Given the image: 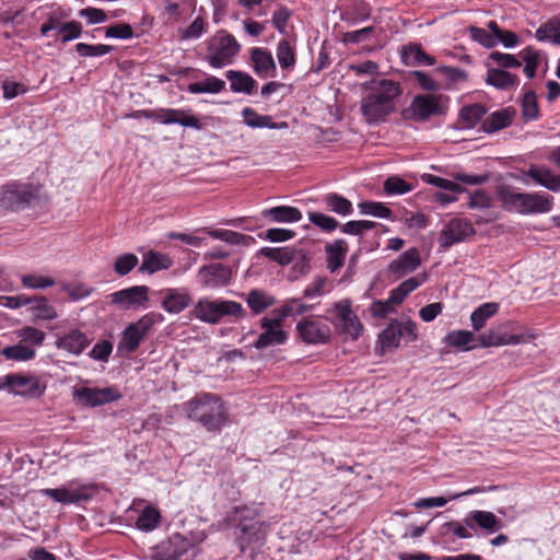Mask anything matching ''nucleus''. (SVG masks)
<instances>
[{
	"mask_svg": "<svg viewBox=\"0 0 560 560\" xmlns=\"http://www.w3.org/2000/svg\"><path fill=\"white\" fill-rule=\"evenodd\" d=\"M160 522V511L155 506L148 505L139 514L136 525L142 532H151L159 527Z\"/></svg>",
	"mask_w": 560,
	"mask_h": 560,
	"instance_id": "nucleus-41",
	"label": "nucleus"
},
{
	"mask_svg": "<svg viewBox=\"0 0 560 560\" xmlns=\"http://www.w3.org/2000/svg\"><path fill=\"white\" fill-rule=\"evenodd\" d=\"M380 340L382 348L390 350L397 348L401 340V331L399 330V320L393 319L388 326L381 332Z\"/></svg>",
	"mask_w": 560,
	"mask_h": 560,
	"instance_id": "nucleus-45",
	"label": "nucleus"
},
{
	"mask_svg": "<svg viewBox=\"0 0 560 560\" xmlns=\"http://www.w3.org/2000/svg\"><path fill=\"white\" fill-rule=\"evenodd\" d=\"M207 50L206 61L212 68L221 69L233 63L241 45L228 31L220 30L207 40Z\"/></svg>",
	"mask_w": 560,
	"mask_h": 560,
	"instance_id": "nucleus-6",
	"label": "nucleus"
},
{
	"mask_svg": "<svg viewBox=\"0 0 560 560\" xmlns=\"http://www.w3.org/2000/svg\"><path fill=\"white\" fill-rule=\"evenodd\" d=\"M558 30H560V20H549L542 23L535 33L539 42H551L553 44Z\"/></svg>",
	"mask_w": 560,
	"mask_h": 560,
	"instance_id": "nucleus-58",
	"label": "nucleus"
},
{
	"mask_svg": "<svg viewBox=\"0 0 560 560\" xmlns=\"http://www.w3.org/2000/svg\"><path fill=\"white\" fill-rule=\"evenodd\" d=\"M40 190L39 184L10 182L1 187L0 206L12 211L24 210L39 201Z\"/></svg>",
	"mask_w": 560,
	"mask_h": 560,
	"instance_id": "nucleus-5",
	"label": "nucleus"
},
{
	"mask_svg": "<svg viewBox=\"0 0 560 560\" xmlns=\"http://www.w3.org/2000/svg\"><path fill=\"white\" fill-rule=\"evenodd\" d=\"M196 555V545L180 534H173L152 548L149 560H194Z\"/></svg>",
	"mask_w": 560,
	"mask_h": 560,
	"instance_id": "nucleus-10",
	"label": "nucleus"
},
{
	"mask_svg": "<svg viewBox=\"0 0 560 560\" xmlns=\"http://www.w3.org/2000/svg\"><path fill=\"white\" fill-rule=\"evenodd\" d=\"M36 318L51 320L58 317L56 308L49 304L43 295L34 296V304L31 306Z\"/></svg>",
	"mask_w": 560,
	"mask_h": 560,
	"instance_id": "nucleus-47",
	"label": "nucleus"
},
{
	"mask_svg": "<svg viewBox=\"0 0 560 560\" xmlns=\"http://www.w3.org/2000/svg\"><path fill=\"white\" fill-rule=\"evenodd\" d=\"M244 122L250 128L281 129L288 126L287 122H273L271 116L260 115L252 107L242 109Z\"/></svg>",
	"mask_w": 560,
	"mask_h": 560,
	"instance_id": "nucleus-32",
	"label": "nucleus"
},
{
	"mask_svg": "<svg viewBox=\"0 0 560 560\" xmlns=\"http://www.w3.org/2000/svg\"><path fill=\"white\" fill-rule=\"evenodd\" d=\"M208 28V23L205 18L197 16L185 30L179 32L180 39H198Z\"/></svg>",
	"mask_w": 560,
	"mask_h": 560,
	"instance_id": "nucleus-53",
	"label": "nucleus"
},
{
	"mask_svg": "<svg viewBox=\"0 0 560 560\" xmlns=\"http://www.w3.org/2000/svg\"><path fill=\"white\" fill-rule=\"evenodd\" d=\"M203 231L214 240H221L232 245H248L249 241L254 238L248 235L241 234L231 230L210 229L206 228Z\"/></svg>",
	"mask_w": 560,
	"mask_h": 560,
	"instance_id": "nucleus-38",
	"label": "nucleus"
},
{
	"mask_svg": "<svg viewBox=\"0 0 560 560\" xmlns=\"http://www.w3.org/2000/svg\"><path fill=\"white\" fill-rule=\"evenodd\" d=\"M330 316L326 317L335 327L338 335L345 339L358 340L363 332V325L352 310L350 300H341L334 304L328 311Z\"/></svg>",
	"mask_w": 560,
	"mask_h": 560,
	"instance_id": "nucleus-8",
	"label": "nucleus"
},
{
	"mask_svg": "<svg viewBox=\"0 0 560 560\" xmlns=\"http://www.w3.org/2000/svg\"><path fill=\"white\" fill-rule=\"evenodd\" d=\"M246 302L255 314H260L275 304V299L262 290L254 289L247 294Z\"/></svg>",
	"mask_w": 560,
	"mask_h": 560,
	"instance_id": "nucleus-42",
	"label": "nucleus"
},
{
	"mask_svg": "<svg viewBox=\"0 0 560 560\" xmlns=\"http://www.w3.org/2000/svg\"><path fill=\"white\" fill-rule=\"evenodd\" d=\"M499 199L505 210L521 214L548 213L553 207V197L545 192H515L501 189Z\"/></svg>",
	"mask_w": 560,
	"mask_h": 560,
	"instance_id": "nucleus-4",
	"label": "nucleus"
},
{
	"mask_svg": "<svg viewBox=\"0 0 560 560\" xmlns=\"http://www.w3.org/2000/svg\"><path fill=\"white\" fill-rule=\"evenodd\" d=\"M520 179L526 185L534 183L548 190L560 191V175L542 164H530L527 170H522Z\"/></svg>",
	"mask_w": 560,
	"mask_h": 560,
	"instance_id": "nucleus-19",
	"label": "nucleus"
},
{
	"mask_svg": "<svg viewBox=\"0 0 560 560\" xmlns=\"http://www.w3.org/2000/svg\"><path fill=\"white\" fill-rule=\"evenodd\" d=\"M348 250V243L343 238H338L325 246V252L327 255V268L331 272L343 266Z\"/></svg>",
	"mask_w": 560,
	"mask_h": 560,
	"instance_id": "nucleus-28",
	"label": "nucleus"
},
{
	"mask_svg": "<svg viewBox=\"0 0 560 560\" xmlns=\"http://www.w3.org/2000/svg\"><path fill=\"white\" fill-rule=\"evenodd\" d=\"M283 318L281 316L260 319V327L264 332L259 335L253 347L260 350L270 346L283 345L288 340V332L282 329Z\"/></svg>",
	"mask_w": 560,
	"mask_h": 560,
	"instance_id": "nucleus-18",
	"label": "nucleus"
},
{
	"mask_svg": "<svg viewBox=\"0 0 560 560\" xmlns=\"http://www.w3.org/2000/svg\"><path fill=\"white\" fill-rule=\"evenodd\" d=\"M475 340V336L469 330H452L444 337V342L453 348H456L462 351H468L477 346H468L471 341Z\"/></svg>",
	"mask_w": 560,
	"mask_h": 560,
	"instance_id": "nucleus-39",
	"label": "nucleus"
},
{
	"mask_svg": "<svg viewBox=\"0 0 560 560\" xmlns=\"http://www.w3.org/2000/svg\"><path fill=\"white\" fill-rule=\"evenodd\" d=\"M421 265L419 249L411 247L392 260L387 267L388 273L396 280L416 271Z\"/></svg>",
	"mask_w": 560,
	"mask_h": 560,
	"instance_id": "nucleus-20",
	"label": "nucleus"
},
{
	"mask_svg": "<svg viewBox=\"0 0 560 560\" xmlns=\"http://www.w3.org/2000/svg\"><path fill=\"white\" fill-rule=\"evenodd\" d=\"M377 226V223L369 220H352L340 225V230L345 234L360 236L363 232Z\"/></svg>",
	"mask_w": 560,
	"mask_h": 560,
	"instance_id": "nucleus-54",
	"label": "nucleus"
},
{
	"mask_svg": "<svg viewBox=\"0 0 560 560\" xmlns=\"http://www.w3.org/2000/svg\"><path fill=\"white\" fill-rule=\"evenodd\" d=\"M90 345L88 336L79 329H72L56 340V347L69 353L79 355Z\"/></svg>",
	"mask_w": 560,
	"mask_h": 560,
	"instance_id": "nucleus-23",
	"label": "nucleus"
},
{
	"mask_svg": "<svg viewBox=\"0 0 560 560\" xmlns=\"http://www.w3.org/2000/svg\"><path fill=\"white\" fill-rule=\"evenodd\" d=\"M195 318L211 325L218 324V300L202 298L192 308Z\"/></svg>",
	"mask_w": 560,
	"mask_h": 560,
	"instance_id": "nucleus-33",
	"label": "nucleus"
},
{
	"mask_svg": "<svg viewBox=\"0 0 560 560\" xmlns=\"http://www.w3.org/2000/svg\"><path fill=\"white\" fill-rule=\"evenodd\" d=\"M261 215L265 219L279 223L299 222L302 219V212L298 208L291 206H277L265 209L262 210Z\"/></svg>",
	"mask_w": 560,
	"mask_h": 560,
	"instance_id": "nucleus-30",
	"label": "nucleus"
},
{
	"mask_svg": "<svg viewBox=\"0 0 560 560\" xmlns=\"http://www.w3.org/2000/svg\"><path fill=\"white\" fill-rule=\"evenodd\" d=\"M277 58L282 70L291 71L296 63L295 48L288 39H281L277 45Z\"/></svg>",
	"mask_w": 560,
	"mask_h": 560,
	"instance_id": "nucleus-43",
	"label": "nucleus"
},
{
	"mask_svg": "<svg viewBox=\"0 0 560 560\" xmlns=\"http://www.w3.org/2000/svg\"><path fill=\"white\" fill-rule=\"evenodd\" d=\"M186 90L191 94H218L225 90V82L214 75H208L203 81L189 83Z\"/></svg>",
	"mask_w": 560,
	"mask_h": 560,
	"instance_id": "nucleus-37",
	"label": "nucleus"
},
{
	"mask_svg": "<svg viewBox=\"0 0 560 560\" xmlns=\"http://www.w3.org/2000/svg\"><path fill=\"white\" fill-rule=\"evenodd\" d=\"M0 388L9 393L28 397H39L44 394L45 386L35 375L12 373L0 378Z\"/></svg>",
	"mask_w": 560,
	"mask_h": 560,
	"instance_id": "nucleus-14",
	"label": "nucleus"
},
{
	"mask_svg": "<svg viewBox=\"0 0 560 560\" xmlns=\"http://www.w3.org/2000/svg\"><path fill=\"white\" fill-rule=\"evenodd\" d=\"M260 254L281 266L291 264L295 256V252L290 247H262Z\"/></svg>",
	"mask_w": 560,
	"mask_h": 560,
	"instance_id": "nucleus-46",
	"label": "nucleus"
},
{
	"mask_svg": "<svg viewBox=\"0 0 560 560\" xmlns=\"http://www.w3.org/2000/svg\"><path fill=\"white\" fill-rule=\"evenodd\" d=\"M191 303V296L188 292L177 289H167L164 292L162 307L171 314L183 312Z\"/></svg>",
	"mask_w": 560,
	"mask_h": 560,
	"instance_id": "nucleus-27",
	"label": "nucleus"
},
{
	"mask_svg": "<svg viewBox=\"0 0 560 560\" xmlns=\"http://www.w3.org/2000/svg\"><path fill=\"white\" fill-rule=\"evenodd\" d=\"M172 265L173 260L167 254L149 250L143 255L139 272L152 275L161 270H167Z\"/></svg>",
	"mask_w": 560,
	"mask_h": 560,
	"instance_id": "nucleus-26",
	"label": "nucleus"
},
{
	"mask_svg": "<svg viewBox=\"0 0 560 560\" xmlns=\"http://www.w3.org/2000/svg\"><path fill=\"white\" fill-rule=\"evenodd\" d=\"M225 77L230 81L231 91L234 93L252 94L257 88V81L247 72L228 70Z\"/></svg>",
	"mask_w": 560,
	"mask_h": 560,
	"instance_id": "nucleus-29",
	"label": "nucleus"
},
{
	"mask_svg": "<svg viewBox=\"0 0 560 560\" xmlns=\"http://www.w3.org/2000/svg\"><path fill=\"white\" fill-rule=\"evenodd\" d=\"M164 319L160 313L150 312L137 322L129 324L121 334L118 351L131 354L138 350L153 326Z\"/></svg>",
	"mask_w": 560,
	"mask_h": 560,
	"instance_id": "nucleus-9",
	"label": "nucleus"
},
{
	"mask_svg": "<svg viewBox=\"0 0 560 560\" xmlns=\"http://www.w3.org/2000/svg\"><path fill=\"white\" fill-rule=\"evenodd\" d=\"M187 417L209 432H220L229 416L220 396L211 393L197 395L184 405Z\"/></svg>",
	"mask_w": 560,
	"mask_h": 560,
	"instance_id": "nucleus-3",
	"label": "nucleus"
},
{
	"mask_svg": "<svg viewBox=\"0 0 560 560\" xmlns=\"http://www.w3.org/2000/svg\"><path fill=\"white\" fill-rule=\"evenodd\" d=\"M259 510L254 506H234L225 516L224 522L229 527L235 529V542L242 553L250 548L256 550L266 542L269 532V524L264 521H256Z\"/></svg>",
	"mask_w": 560,
	"mask_h": 560,
	"instance_id": "nucleus-1",
	"label": "nucleus"
},
{
	"mask_svg": "<svg viewBox=\"0 0 560 560\" xmlns=\"http://www.w3.org/2000/svg\"><path fill=\"white\" fill-rule=\"evenodd\" d=\"M499 308L500 304L495 302H487L479 305L470 315V322L474 330H481L487 320L499 312Z\"/></svg>",
	"mask_w": 560,
	"mask_h": 560,
	"instance_id": "nucleus-36",
	"label": "nucleus"
},
{
	"mask_svg": "<svg viewBox=\"0 0 560 560\" xmlns=\"http://www.w3.org/2000/svg\"><path fill=\"white\" fill-rule=\"evenodd\" d=\"M1 353L8 360L13 361H28L35 358V350L23 345L18 343L14 346H10L4 348Z\"/></svg>",
	"mask_w": 560,
	"mask_h": 560,
	"instance_id": "nucleus-50",
	"label": "nucleus"
},
{
	"mask_svg": "<svg viewBox=\"0 0 560 560\" xmlns=\"http://www.w3.org/2000/svg\"><path fill=\"white\" fill-rule=\"evenodd\" d=\"M73 397L81 406L94 408L120 399L121 393L114 386L104 388L80 387L74 390Z\"/></svg>",
	"mask_w": 560,
	"mask_h": 560,
	"instance_id": "nucleus-15",
	"label": "nucleus"
},
{
	"mask_svg": "<svg viewBox=\"0 0 560 560\" xmlns=\"http://www.w3.org/2000/svg\"><path fill=\"white\" fill-rule=\"evenodd\" d=\"M401 58L407 66L435 65V58L428 55L418 44H410L404 47Z\"/></svg>",
	"mask_w": 560,
	"mask_h": 560,
	"instance_id": "nucleus-34",
	"label": "nucleus"
},
{
	"mask_svg": "<svg viewBox=\"0 0 560 560\" xmlns=\"http://www.w3.org/2000/svg\"><path fill=\"white\" fill-rule=\"evenodd\" d=\"M412 186L398 176L388 177L384 182V190L387 195H404L411 190Z\"/></svg>",
	"mask_w": 560,
	"mask_h": 560,
	"instance_id": "nucleus-63",
	"label": "nucleus"
},
{
	"mask_svg": "<svg viewBox=\"0 0 560 560\" xmlns=\"http://www.w3.org/2000/svg\"><path fill=\"white\" fill-rule=\"evenodd\" d=\"M467 527L474 528V525L492 534L503 527L502 521L489 511H472L464 518Z\"/></svg>",
	"mask_w": 560,
	"mask_h": 560,
	"instance_id": "nucleus-24",
	"label": "nucleus"
},
{
	"mask_svg": "<svg viewBox=\"0 0 560 560\" xmlns=\"http://www.w3.org/2000/svg\"><path fill=\"white\" fill-rule=\"evenodd\" d=\"M149 287L147 285H133L127 289H122L114 292L110 298L112 302L126 310L143 305L148 302Z\"/></svg>",
	"mask_w": 560,
	"mask_h": 560,
	"instance_id": "nucleus-21",
	"label": "nucleus"
},
{
	"mask_svg": "<svg viewBox=\"0 0 560 560\" xmlns=\"http://www.w3.org/2000/svg\"><path fill=\"white\" fill-rule=\"evenodd\" d=\"M522 117L525 121L537 120L540 117L537 97L534 91H528L522 98Z\"/></svg>",
	"mask_w": 560,
	"mask_h": 560,
	"instance_id": "nucleus-48",
	"label": "nucleus"
},
{
	"mask_svg": "<svg viewBox=\"0 0 560 560\" xmlns=\"http://www.w3.org/2000/svg\"><path fill=\"white\" fill-rule=\"evenodd\" d=\"M75 51L82 57H101L109 54L114 47L105 44L90 45L85 43H78Z\"/></svg>",
	"mask_w": 560,
	"mask_h": 560,
	"instance_id": "nucleus-55",
	"label": "nucleus"
},
{
	"mask_svg": "<svg viewBox=\"0 0 560 560\" xmlns=\"http://www.w3.org/2000/svg\"><path fill=\"white\" fill-rule=\"evenodd\" d=\"M307 214L310 222L322 231L332 232L339 226V222L335 218L322 212L310 211Z\"/></svg>",
	"mask_w": 560,
	"mask_h": 560,
	"instance_id": "nucleus-56",
	"label": "nucleus"
},
{
	"mask_svg": "<svg viewBox=\"0 0 560 560\" xmlns=\"http://www.w3.org/2000/svg\"><path fill=\"white\" fill-rule=\"evenodd\" d=\"M445 113L443 96L439 94L416 95L410 106L404 110V117L415 121H425L433 116Z\"/></svg>",
	"mask_w": 560,
	"mask_h": 560,
	"instance_id": "nucleus-12",
	"label": "nucleus"
},
{
	"mask_svg": "<svg viewBox=\"0 0 560 560\" xmlns=\"http://www.w3.org/2000/svg\"><path fill=\"white\" fill-rule=\"evenodd\" d=\"M138 262L139 259L135 254H124L116 258L114 270L119 276H126L138 265Z\"/></svg>",
	"mask_w": 560,
	"mask_h": 560,
	"instance_id": "nucleus-60",
	"label": "nucleus"
},
{
	"mask_svg": "<svg viewBox=\"0 0 560 560\" xmlns=\"http://www.w3.org/2000/svg\"><path fill=\"white\" fill-rule=\"evenodd\" d=\"M518 56L524 60V73L528 79H533L539 65V52L535 48L527 46L520 51Z\"/></svg>",
	"mask_w": 560,
	"mask_h": 560,
	"instance_id": "nucleus-52",
	"label": "nucleus"
},
{
	"mask_svg": "<svg viewBox=\"0 0 560 560\" xmlns=\"http://www.w3.org/2000/svg\"><path fill=\"white\" fill-rule=\"evenodd\" d=\"M232 268L221 262L205 265L197 272V281L205 289H220L230 284Z\"/></svg>",
	"mask_w": 560,
	"mask_h": 560,
	"instance_id": "nucleus-16",
	"label": "nucleus"
},
{
	"mask_svg": "<svg viewBox=\"0 0 560 560\" xmlns=\"http://www.w3.org/2000/svg\"><path fill=\"white\" fill-rule=\"evenodd\" d=\"M486 113V107L476 103L464 106L459 112V118L465 128L471 129L482 119Z\"/></svg>",
	"mask_w": 560,
	"mask_h": 560,
	"instance_id": "nucleus-44",
	"label": "nucleus"
},
{
	"mask_svg": "<svg viewBox=\"0 0 560 560\" xmlns=\"http://www.w3.org/2000/svg\"><path fill=\"white\" fill-rule=\"evenodd\" d=\"M23 287L28 289H46L52 287L56 282L50 277H45L36 273L24 275L21 278Z\"/></svg>",
	"mask_w": 560,
	"mask_h": 560,
	"instance_id": "nucleus-62",
	"label": "nucleus"
},
{
	"mask_svg": "<svg viewBox=\"0 0 560 560\" xmlns=\"http://www.w3.org/2000/svg\"><path fill=\"white\" fill-rule=\"evenodd\" d=\"M369 92L362 97L361 113L370 125L384 122L395 112V98L401 94L399 83L383 79L363 84Z\"/></svg>",
	"mask_w": 560,
	"mask_h": 560,
	"instance_id": "nucleus-2",
	"label": "nucleus"
},
{
	"mask_svg": "<svg viewBox=\"0 0 560 560\" xmlns=\"http://www.w3.org/2000/svg\"><path fill=\"white\" fill-rule=\"evenodd\" d=\"M250 65L256 75L261 79L276 77V62L271 52L266 48L254 47L250 49Z\"/></svg>",
	"mask_w": 560,
	"mask_h": 560,
	"instance_id": "nucleus-22",
	"label": "nucleus"
},
{
	"mask_svg": "<svg viewBox=\"0 0 560 560\" xmlns=\"http://www.w3.org/2000/svg\"><path fill=\"white\" fill-rule=\"evenodd\" d=\"M95 483H79L75 480L67 486L54 489H43L42 493L61 504H78L88 502L97 493Z\"/></svg>",
	"mask_w": 560,
	"mask_h": 560,
	"instance_id": "nucleus-11",
	"label": "nucleus"
},
{
	"mask_svg": "<svg viewBox=\"0 0 560 560\" xmlns=\"http://www.w3.org/2000/svg\"><path fill=\"white\" fill-rule=\"evenodd\" d=\"M132 118L152 119L163 125L177 124L182 127L196 130L203 129L205 125L201 119L192 113L190 108H156L140 109L130 114Z\"/></svg>",
	"mask_w": 560,
	"mask_h": 560,
	"instance_id": "nucleus-7",
	"label": "nucleus"
},
{
	"mask_svg": "<svg viewBox=\"0 0 560 560\" xmlns=\"http://www.w3.org/2000/svg\"><path fill=\"white\" fill-rule=\"evenodd\" d=\"M488 28L494 34L497 44L501 43L504 47L512 48L520 43V37L516 33L502 30L495 21H490L488 23Z\"/></svg>",
	"mask_w": 560,
	"mask_h": 560,
	"instance_id": "nucleus-49",
	"label": "nucleus"
},
{
	"mask_svg": "<svg viewBox=\"0 0 560 560\" xmlns=\"http://www.w3.org/2000/svg\"><path fill=\"white\" fill-rule=\"evenodd\" d=\"M486 81L488 84L501 90H510L517 86L520 83V79L516 74L495 68L488 69Z\"/></svg>",
	"mask_w": 560,
	"mask_h": 560,
	"instance_id": "nucleus-35",
	"label": "nucleus"
},
{
	"mask_svg": "<svg viewBox=\"0 0 560 560\" xmlns=\"http://www.w3.org/2000/svg\"><path fill=\"white\" fill-rule=\"evenodd\" d=\"M360 213L376 218L389 219L393 211L385 203L378 201H362L358 205Z\"/></svg>",
	"mask_w": 560,
	"mask_h": 560,
	"instance_id": "nucleus-51",
	"label": "nucleus"
},
{
	"mask_svg": "<svg viewBox=\"0 0 560 560\" xmlns=\"http://www.w3.org/2000/svg\"><path fill=\"white\" fill-rule=\"evenodd\" d=\"M469 33L471 38L482 45L486 48H492L497 46V38L494 34L490 31L488 32L485 28H480L477 26H470Z\"/></svg>",
	"mask_w": 560,
	"mask_h": 560,
	"instance_id": "nucleus-64",
	"label": "nucleus"
},
{
	"mask_svg": "<svg viewBox=\"0 0 560 560\" xmlns=\"http://www.w3.org/2000/svg\"><path fill=\"white\" fill-rule=\"evenodd\" d=\"M516 114L514 107L509 106L503 109L491 113L482 120L481 128L487 133H493L509 127Z\"/></svg>",
	"mask_w": 560,
	"mask_h": 560,
	"instance_id": "nucleus-25",
	"label": "nucleus"
},
{
	"mask_svg": "<svg viewBox=\"0 0 560 560\" xmlns=\"http://www.w3.org/2000/svg\"><path fill=\"white\" fill-rule=\"evenodd\" d=\"M299 338L306 345H326L331 339V329L320 316L310 315L296 324Z\"/></svg>",
	"mask_w": 560,
	"mask_h": 560,
	"instance_id": "nucleus-13",
	"label": "nucleus"
},
{
	"mask_svg": "<svg viewBox=\"0 0 560 560\" xmlns=\"http://www.w3.org/2000/svg\"><path fill=\"white\" fill-rule=\"evenodd\" d=\"M82 24L79 21L72 20L63 23L60 26V31L58 34H60L61 36L60 42L62 44H66L70 40L79 38L82 35Z\"/></svg>",
	"mask_w": 560,
	"mask_h": 560,
	"instance_id": "nucleus-61",
	"label": "nucleus"
},
{
	"mask_svg": "<svg viewBox=\"0 0 560 560\" xmlns=\"http://www.w3.org/2000/svg\"><path fill=\"white\" fill-rule=\"evenodd\" d=\"M245 315L246 311L241 303L231 300L218 299V324L225 317L237 320L245 317Z\"/></svg>",
	"mask_w": 560,
	"mask_h": 560,
	"instance_id": "nucleus-40",
	"label": "nucleus"
},
{
	"mask_svg": "<svg viewBox=\"0 0 560 560\" xmlns=\"http://www.w3.org/2000/svg\"><path fill=\"white\" fill-rule=\"evenodd\" d=\"M466 524H462L456 521L446 522L440 527L441 537L445 538L451 535L456 536L458 538H470L472 537L471 533L466 528Z\"/></svg>",
	"mask_w": 560,
	"mask_h": 560,
	"instance_id": "nucleus-57",
	"label": "nucleus"
},
{
	"mask_svg": "<svg viewBox=\"0 0 560 560\" xmlns=\"http://www.w3.org/2000/svg\"><path fill=\"white\" fill-rule=\"evenodd\" d=\"M422 179L424 183L446 191L462 192L464 190L459 184L433 174H423Z\"/></svg>",
	"mask_w": 560,
	"mask_h": 560,
	"instance_id": "nucleus-59",
	"label": "nucleus"
},
{
	"mask_svg": "<svg viewBox=\"0 0 560 560\" xmlns=\"http://www.w3.org/2000/svg\"><path fill=\"white\" fill-rule=\"evenodd\" d=\"M320 202L326 210L341 217L350 215L353 212L352 202L337 192H328L324 195Z\"/></svg>",
	"mask_w": 560,
	"mask_h": 560,
	"instance_id": "nucleus-31",
	"label": "nucleus"
},
{
	"mask_svg": "<svg viewBox=\"0 0 560 560\" xmlns=\"http://www.w3.org/2000/svg\"><path fill=\"white\" fill-rule=\"evenodd\" d=\"M476 230L472 223L466 218H455L450 220L442 229L439 237L440 246L444 249L454 244L460 243L466 237L475 235Z\"/></svg>",
	"mask_w": 560,
	"mask_h": 560,
	"instance_id": "nucleus-17",
	"label": "nucleus"
}]
</instances>
